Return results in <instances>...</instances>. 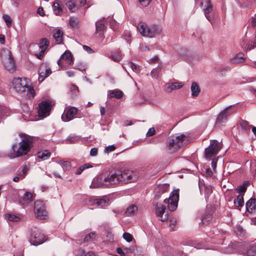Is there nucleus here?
Listing matches in <instances>:
<instances>
[{"instance_id": "obj_1", "label": "nucleus", "mask_w": 256, "mask_h": 256, "mask_svg": "<svg viewBox=\"0 0 256 256\" xmlns=\"http://www.w3.org/2000/svg\"><path fill=\"white\" fill-rule=\"evenodd\" d=\"M179 195L178 191L172 192L169 198L164 200V204H158L156 208V214L162 222L168 220V212L166 211V208L170 211H174L178 206Z\"/></svg>"}, {"instance_id": "obj_2", "label": "nucleus", "mask_w": 256, "mask_h": 256, "mask_svg": "<svg viewBox=\"0 0 256 256\" xmlns=\"http://www.w3.org/2000/svg\"><path fill=\"white\" fill-rule=\"evenodd\" d=\"M114 186L120 184H126L136 182L138 178L139 174L136 170L124 168L112 172Z\"/></svg>"}, {"instance_id": "obj_3", "label": "nucleus", "mask_w": 256, "mask_h": 256, "mask_svg": "<svg viewBox=\"0 0 256 256\" xmlns=\"http://www.w3.org/2000/svg\"><path fill=\"white\" fill-rule=\"evenodd\" d=\"M22 140L18 144L12 146L13 153L8 155L10 158L26 154L30 150L32 143V138L25 134H22Z\"/></svg>"}, {"instance_id": "obj_4", "label": "nucleus", "mask_w": 256, "mask_h": 256, "mask_svg": "<svg viewBox=\"0 0 256 256\" xmlns=\"http://www.w3.org/2000/svg\"><path fill=\"white\" fill-rule=\"evenodd\" d=\"M12 86L18 92L22 93L27 90L26 96L31 99L35 96V92L32 87L28 86L25 78H14L12 81Z\"/></svg>"}, {"instance_id": "obj_5", "label": "nucleus", "mask_w": 256, "mask_h": 256, "mask_svg": "<svg viewBox=\"0 0 256 256\" xmlns=\"http://www.w3.org/2000/svg\"><path fill=\"white\" fill-rule=\"evenodd\" d=\"M114 180L112 172L110 173L108 175L102 174L93 179L90 187L96 188L114 186Z\"/></svg>"}, {"instance_id": "obj_6", "label": "nucleus", "mask_w": 256, "mask_h": 256, "mask_svg": "<svg viewBox=\"0 0 256 256\" xmlns=\"http://www.w3.org/2000/svg\"><path fill=\"white\" fill-rule=\"evenodd\" d=\"M188 140V136L184 134L171 136L169 138L167 142V147L170 152L172 153L176 152L180 148L186 144Z\"/></svg>"}, {"instance_id": "obj_7", "label": "nucleus", "mask_w": 256, "mask_h": 256, "mask_svg": "<svg viewBox=\"0 0 256 256\" xmlns=\"http://www.w3.org/2000/svg\"><path fill=\"white\" fill-rule=\"evenodd\" d=\"M138 30L143 36L150 38H152L162 32V30L158 26H152L148 27L146 24L142 22L138 24Z\"/></svg>"}, {"instance_id": "obj_8", "label": "nucleus", "mask_w": 256, "mask_h": 256, "mask_svg": "<svg viewBox=\"0 0 256 256\" xmlns=\"http://www.w3.org/2000/svg\"><path fill=\"white\" fill-rule=\"evenodd\" d=\"M48 44V40L46 38H43L40 40L38 44H32L30 46L31 50L38 59L41 60L43 58L44 52L47 49Z\"/></svg>"}, {"instance_id": "obj_9", "label": "nucleus", "mask_w": 256, "mask_h": 256, "mask_svg": "<svg viewBox=\"0 0 256 256\" xmlns=\"http://www.w3.org/2000/svg\"><path fill=\"white\" fill-rule=\"evenodd\" d=\"M3 62L5 68L10 72H14L16 69L15 63L10 51L4 50L2 52Z\"/></svg>"}, {"instance_id": "obj_10", "label": "nucleus", "mask_w": 256, "mask_h": 256, "mask_svg": "<svg viewBox=\"0 0 256 256\" xmlns=\"http://www.w3.org/2000/svg\"><path fill=\"white\" fill-rule=\"evenodd\" d=\"M57 64L59 66L58 70H64L74 64L73 56L70 51H66L58 60Z\"/></svg>"}, {"instance_id": "obj_11", "label": "nucleus", "mask_w": 256, "mask_h": 256, "mask_svg": "<svg viewBox=\"0 0 256 256\" xmlns=\"http://www.w3.org/2000/svg\"><path fill=\"white\" fill-rule=\"evenodd\" d=\"M34 213L36 216L40 220H44L48 218V212L46 206L41 200H36L34 202Z\"/></svg>"}, {"instance_id": "obj_12", "label": "nucleus", "mask_w": 256, "mask_h": 256, "mask_svg": "<svg viewBox=\"0 0 256 256\" xmlns=\"http://www.w3.org/2000/svg\"><path fill=\"white\" fill-rule=\"evenodd\" d=\"M30 242L32 244L38 246L45 242L44 236L39 229L34 228L32 230Z\"/></svg>"}, {"instance_id": "obj_13", "label": "nucleus", "mask_w": 256, "mask_h": 256, "mask_svg": "<svg viewBox=\"0 0 256 256\" xmlns=\"http://www.w3.org/2000/svg\"><path fill=\"white\" fill-rule=\"evenodd\" d=\"M53 105L54 103L51 100H45L40 103L38 109L39 116L44 118L48 116Z\"/></svg>"}, {"instance_id": "obj_14", "label": "nucleus", "mask_w": 256, "mask_h": 256, "mask_svg": "<svg viewBox=\"0 0 256 256\" xmlns=\"http://www.w3.org/2000/svg\"><path fill=\"white\" fill-rule=\"evenodd\" d=\"M222 147V144L216 140L210 142L208 148L205 150V156L206 158H210L216 155Z\"/></svg>"}, {"instance_id": "obj_15", "label": "nucleus", "mask_w": 256, "mask_h": 256, "mask_svg": "<svg viewBox=\"0 0 256 256\" xmlns=\"http://www.w3.org/2000/svg\"><path fill=\"white\" fill-rule=\"evenodd\" d=\"M77 112L78 109L76 108L72 107L68 110L66 108L62 116V119L64 122H68L74 118Z\"/></svg>"}, {"instance_id": "obj_16", "label": "nucleus", "mask_w": 256, "mask_h": 256, "mask_svg": "<svg viewBox=\"0 0 256 256\" xmlns=\"http://www.w3.org/2000/svg\"><path fill=\"white\" fill-rule=\"evenodd\" d=\"M201 5L203 7V11L206 18L210 22L211 18L209 14L212 10V6L210 0H202Z\"/></svg>"}, {"instance_id": "obj_17", "label": "nucleus", "mask_w": 256, "mask_h": 256, "mask_svg": "<svg viewBox=\"0 0 256 256\" xmlns=\"http://www.w3.org/2000/svg\"><path fill=\"white\" fill-rule=\"evenodd\" d=\"M52 73L51 70L48 68L46 64H42L40 65L39 68L38 74V80L40 82H42L46 78H47Z\"/></svg>"}, {"instance_id": "obj_18", "label": "nucleus", "mask_w": 256, "mask_h": 256, "mask_svg": "<svg viewBox=\"0 0 256 256\" xmlns=\"http://www.w3.org/2000/svg\"><path fill=\"white\" fill-rule=\"evenodd\" d=\"M230 108V106L226 108L219 114L216 118V122L217 124H222V122H224L226 120L228 116L233 113V112H228Z\"/></svg>"}, {"instance_id": "obj_19", "label": "nucleus", "mask_w": 256, "mask_h": 256, "mask_svg": "<svg viewBox=\"0 0 256 256\" xmlns=\"http://www.w3.org/2000/svg\"><path fill=\"white\" fill-rule=\"evenodd\" d=\"M184 86L181 82H174L166 84L164 88V90L167 93H170L173 90L182 88Z\"/></svg>"}, {"instance_id": "obj_20", "label": "nucleus", "mask_w": 256, "mask_h": 256, "mask_svg": "<svg viewBox=\"0 0 256 256\" xmlns=\"http://www.w3.org/2000/svg\"><path fill=\"white\" fill-rule=\"evenodd\" d=\"M34 200V196L32 193L30 192H26L22 200H20V204L22 205L28 204L32 202Z\"/></svg>"}, {"instance_id": "obj_21", "label": "nucleus", "mask_w": 256, "mask_h": 256, "mask_svg": "<svg viewBox=\"0 0 256 256\" xmlns=\"http://www.w3.org/2000/svg\"><path fill=\"white\" fill-rule=\"evenodd\" d=\"M65 4L69 10L72 12L76 11L78 8L76 6V0H64Z\"/></svg>"}, {"instance_id": "obj_22", "label": "nucleus", "mask_w": 256, "mask_h": 256, "mask_svg": "<svg viewBox=\"0 0 256 256\" xmlns=\"http://www.w3.org/2000/svg\"><path fill=\"white\" fill-rule=\"evenodd\" d=\"M97 207L104 208L108 206L109 204V198L106 196H104L102 198L96 199Z\"/></svg>"}, {"instance_id": "obj_23", "label": "nucleus", "mask_w": 256, "mask_h": 256, "mask_svg": "<svg viewBox=\"0 0 256 256\" xmlns=\"http://www.w3.org/2000/svg\"><path fill=\"white\" fill-rule=\"evenodd\" d=\"M123 96V92L120 90H109L108 92V97L110 98H120Z\"/></svg>"}, {"instance_id": "obj_24", "label": "nucleus", "mask_w": 256, "mask_h": 256, "mask_svg": "<svg viewBox=\"0 0 256 256\" xmlns=\"http://www.w3.org/2000/svg\"><path fill=\"white\" fill-rule=\"evenodd\" d=\"M190 90L192 92V97L197 96L198 95L200 90L199 86H198V84L196 82H193L192 84L190 86Z\"/></svg>"}, {"instance_id": "obj_25", "label": "nucleus", "mask_w": 256, "mask_h": 256, "mask_svg": "<svg viewBox=\"0 0 256 256\" xmlns=\"http://www.w3.org/2000/svg\"><path fill=\"white\" fill-rule=\"evenodd\" d=\"M63 32L60 30H56L54 32L53 36L58 44H60L62 40Z\"/></svg>"}, {"instance_id": "obj_26", "label": "nucleus", "mask_w": 256, "mask_h": 256, "mask_svg": "<svg viewBox=\"0 0 256 256\" xmlns=\"http://www.w3.org/2000/svg\"><path fill=\"white\" fill-rule=\"evenodd\" d=\"M246 206L248 212H252L256 208V200L254 198L250 199L246 202Z\"/></svg>"}, {"instance_id": "obj_27", "label": "nucleus", "mask_w": 256, "mask_h": 256, "mask_svg": "<svg viewBox=\"0 0 256 256\" xmlns=\"http://www.w3.org/2000/svg\"><path fill=\"white\" fill-rule=\"evenodd\" d=\"M137 211V206L134 204H132L127 208L125 214L126 216H134L136 213Z\"/></svg>"}, {"instance_id": "obj_28", "label": "nucleus", "mask_w": 256, "mask_h": 256, "mask_svg": "<svg viewBox=\"0 0 256 256\" xmlns=\"http://www.w3.org/2000/svg\"><path fill=\"white\" fill-rule=\"evenodd\" d=\"M52 9L54 13L56 15H61L62 14V8L60 4L58 2H55L52 4Z\"/></svg>"}, {"instance_id": "obj_29", "label": "nucleus", "mask_w": 256, "mask_h": 256, "mask_svg": "<svg viewBox=\"0 0 256 256\" xmlns=\"http://www.w3.org/2000/svg\"><path fill=\"white\" fill-rule=\"evenodd\" d=\"M244 194H240L237 196L236 198L234 200V204L236 206H242L244 204Z\"/></svg>"}, {"instance_id": "obj_30", "label": "nucleus", "mask_w": 256, "mask_h": 256, "mask_svg": "<svg viewBox=\"0 0 256 256\" xmlns=\"http://www.w3.org/2000/svg\"><path fill=\"white\" fill-rule=\"evenodd\" d=\"M245 254L247 256H256V245H251L247 249Z\"/></svg>"}, {"instance_id": "obj_31", "label": "nucleus", "mask_w": 256, "mask_h": 256, "mask_svg": "<svg viewBox=\"0 0 256 256\" xmlns=\"http://www.w3.org/2000/svg\"><path fill=\"white\" fill-rule=\"evenodd\" d=\"M50 153L47 150L40 152L38 153V158H41L42 160L48 159L50 157Z\"/></svg>"}, {"instance_id": "obj_32", "label": "nucleus", "mask_w": 256, "mask_h": 256, "mask_svg": "<svg viewBox=\"0 0 256 256\" xmlns=\"http://www.w3.org/2000/svg\"><path fill=\"white\" fill-rule=\"evenodd\" d=\"M78 20L75 17H71L69 19V25L72 28H77L78 27Z\"/></svg>"}, {"instance_id": "obj_33", "label": "nucleus", "mask_w": 256, "mask_h": 256, "mask_svg": "<svg viewBox=\"0 0 256 256\" xmlns=\"http://www.w3.org/2000/svg\"><path fill=\"white\" fill-rule=\"evenodd\" d=\"M58 164H60L62 168L64 170H68L71 168V164L70 162L68 161H65L63 160H60L58 162Z\"/></svg>"}, {"instance_id": "obj_34", "label": "nucleus", "mask_w": 256, "mask_h": 256, "mask_svg": "<svg viewBox=\"0 0 256 256\" xmlns=\"http://www.w3.org/2000/svg\"><path fill=\"white\" fill-rule=\"evenodd\" d=\"M96 32L100 34L102 31L104 29L105 26L101 20L97 21L96 22Z\"/></svg>"}, {"instance_id": "obj_35", "label": "nucleus", "mask_w": 256, "mask_h": 256, "mask_svg": "<svg viewBox=\"0 0 256 256\" xmlns=\"http://www.w3.org/2000/svg\"><path fill=\"white\" fill-rule=\"evenodd\" d=\"M169 186L167 184H160L158 186V191L156 192V196H158V192H161L162 193L166 192L168 189Z\"/></svg>"}, {"instance_id": "obj_36", "label": "nucleus", "mask_w": 256, "mask_h": 256, "mask_svg": "<svg viewBox=\"0 0 256 256\" xmlns=\"http://www.w3.org/2000/svg\"><path fill=\"white\" fill-rule=\"evenodd\" d=\"M240 126L243 130L247 133L250 131L252 126L250 125L248 122L246 120H243L240 123Z\"/></svg>"}, {"instance_id": "obj_37", "label": "nucleus", "mask_w": 256, "mask_h": 256, "mask_svg": "<svg viewBox=\"0 0 256 256\" xmlns=\"http://www.w3.org/2000/svg\"><path fill=\"white\" fill-rule=\"evenodd\" d=\"M6 218L8 220L12 222H18L20 220L19 216L12 214H8L6 215Z\"/></svg>"}, {"instance_id": "obj_38", "label": "nucleus", "mask_w": 256, "mask_h": 256, "mask_svg": "<svg viewBox=\"0 0 256 256\" xmlns=\"http://www.w3.org/2000/svg\"><path fill=\"white\" fill-rule=\"evenodd\" d=\"M212 220V216L211 214H206L202 220V222L204 224H208Z\"/></svg>"}, {"instance_id": "obj_39", "label": "nucleus", "mask_w": 256, "mask_h": 256, "mask_svg": "<svg viewBox=\"0 0 256 256\" xmlns=\"http://www.w3.org/2000/svg\"><path fill=\"white\" fill-rule=\"evenodd\" d=\"M244 55L242 54H238L232 59V62L234 63H238L243 62L244 59Z\"/></svg>"}, {"instance_id": "obj_40", "label": "nucleus", "mask_w": 256, "mask_h": 256, "mask_svg": "<svg viewBox=\"0 0 256 256\" xmlns=\"http://www.w3.org/2000/svg\"><path fill=\"white\" fill-rule=\"evenodd\" d=\"M96 237V234L95 232H90L87 235H86V236H85L84 238V242H88L91 240H93L94 239H95Z\"/></svg>"}, {"instance_id": "obj_41", "label": "nucleus", "mask_w": 256, "mask_h": 256, "mask_svg": "<svg viewBox=\"0 0 256 256\" xmlns=\"http://www.w3.org/2000/svg\"><path fill=\"white\" fill-rule=\"evenodd\" d=\"M112 59L115 62L119 61L122 58V54L120 52H116L113 53L112 56Z\"/></svg>"}, {"instance_id": "obj_42", "label": "nucleus", "mask_w": 256, "mask_h": 256, "mask_svg": "<svg viewBox=\"0 0 256 256\" xmlns=\"http://www.w3.org/2000/svg\"><path fill=\"white\" fill-rule=\"evenodd\" d=\"M3 18L8 27H10L12 26V20L11 18L6 14H4L3 16Z\"/></svg>"}, {"instance_id": "obj_43", "label": "nucleus", "mask_w": 256, "mask_h": 256, "mask_svg": "<svg viewBox=\"0 0 256 256\" xmlns=\"http://www.w3.org/2000/svg\"><path fill=\"white\" fill-rule=\"evenodd\" d=\"M123 238L128 242H130L132 240V236L128 232H124L123 234Z\"/></svg>"}, {"instance_id": "obj_44", "label": "nucleus", "mask_w": 256, "mask_h": 256, "mask_svg": "<svg viewBox=\"0 0 256 256\" xmlns=\"http://www.w3.org/2000/svg\"><path fill=\"white\" fill-rule=\"evenodd\" d=\"M160 68H154L151 72V76L152 77L154 78H158V73L160 72Z\"/></svg>"}, {"instance_id": "obj_45", "label": "nucleus", "mask_w": 256, "mask_h": 256, "mask_svg": "<svg viewBox=\"0 0 256 256\" xmlns=\"http://www.w3.org/2000/svg\"><path fill=\"white\" fill-rule=\"evenodd\" d=\"M28 170V168L26 166L23 168L22 172L19 173V176L21 178H24L26 176V173Z\"/></svg>"}, {"instance_id": "obj_46", "label": "nucleus", "mask_w": 256, "mask_h": 256, "mask_svg": "<svg viewBox=\"0 0 256 256\" xmlns=\"http://www.w3.org/2000/svg\"><path fill=\"white\" fill-rule=\"evenodd\" d=\"M78 140V138L76 136H70L67 140L69 142V143H74L76 142Z\"/></svg>"}, {"instance_id": "obj_47", "label": "nucleus", "mask_w": 256, "mask_h": 256, "mask_svg": "<svg viewBox=\"0 0 256 256\" xmlns=\"http://www.w3.org/2000/svg\"><path fill=\"white\" fill-rule=\"evenodd\" d=\"M246 188L244 185L240 186L237 188V190L240 193V194H244V193L246 191Z\"/></svg>"}, {"instance_id": "obj_48", "label": "nucleus", "mask_w": 256, "mask_h": 256, "mask_svg": "<svg viewBox=\"0 0 256 256\" xmlns=\"http://www.w3.org/2000/svg\"><path fill=\"white\" fill-rule=\"evenodd\" d=\"M128 65L134 72H136L138 70V67L132 62H129Z\"/></svg>"}, {"instance_id": "obj_49", "label": "nucleus", "mask_w": 256, "mask_h": 256, "mask_svg": "<svg viewBox=\"0 0 256 256\" xmlns=\"http://www.w3.org/2000/svg\"><path fill=\"white\" fill-rule=\"evenodd\" d=\"M155 134V130L154 128H150L146 133V136H151Z\"/></svg>"}, {"instance_id": "obj_50", "label": "nucleus", "mask_w": 256, "mask_h": 256, "mask_svg": "<svg viewBox=\"0 0 256 256\" xmlns=\"http://www.w3.org/2000/svg\"><path fill=\"white\" fill-rule=\"evenodd\" d=\"M88 204L94 207H97V200L96 199L90 200L88 201Z\"/></svg>"}, {"instance_id": "obj_51", "label": "nucleus", "mask_w": 256, "mask_h": 256, "mask_svg": "<svg viewBox=\"0 0 256 256\" xmlns=\"http://www.w3.org/2000/svg\"><path fill=\"white\" fill-rule=\"evenodd\" d=\"M98 154V148H94L91 149L90 151V154L92 156H96Z\"/></svg>"}, {"instance_id": "obj_52", "label": "nucleus", "mask_w": 256, "mask_h": 256, "mask_svg": "<svg viewBox=\"0 0 256 256\" xmlns=\"http://www.w3.org/2000/svg\"><path fill=\"white\" fill-rule=\"evenodd\" d=\"M151 0H139L140 4L144 6H147L150 3Z\"/></svg>"}, {"instance_id": "obj_53", "label": "nucleus", "mask_w": 256, "mask_h": 256, "mask_svg": "<svg viewBox=\"0 0 256 256\" xmlns=\"http://www.w3.org/2000/svg\"><path fill=\"white\" fill-rule=\"evenodd\" d=\"M176 223V220L175 219H171L170 220V226L171 229L174 230L175 226V224Z\"/></svg>"}, {"instance_id": "obj_54", "label": "nucleus", "mask_w": 256, "mask_h": 256, "mask_svg": "<svg viewBox=\"0 0 256 256\" xmlns=\"http://www.w3.org/2000/svg\"><path fill=\"white\" fill-rule=\"evenodd\" d=\"M116 148L114 146H109L106 148L105 150L107 152H111L115 150Z\"/></svg>"}, {"instance_id": "obj_55", "label": "nucleus", "mask_w": 256, "mask_h": 256, "mask_svg": "<svg viewBox=\"0 0 256 256\" xmlns=\"http://www.w3.org/2000/svg\"><path fill=\"white\" fill-rule=\"evenodd\" d=\"M83 48L90 54L92 53L94 50L89 46L84 45L82 46Z\"/></svg>"}, {"instance_id": "obj_56", "label": "nucleus", "mask_w": 256, "mask_h": 256, "mask_svg": "<svg viewBox=\"0 0 256 256\" xmlns=\"http://www.w3.org/2000/svg\"><path fill=\"white\" fill-rule=\"evenodd\" d=\"M85 169V166H81L80 168H78L76 172V174H80L82 173V172L84 171V170Z\"/></svg>"}, {"instance_id": "obj_57", "label": "nucleus", "mask_w": 256, "mask_h": 256, "mask_svg": "<svg viewBox=\"0 0 256 256\" xmlns=\"http://www.w3.org/2000/svg\"><path fill=\"white\" fill-rule=\"evenodd\" d=\"M70 89L72 91H74V94L76 93L78 91V88L74 84H72L70 86Z\"/></svg>"}, {"instance_id": "obj_58", "label": "nucleus", "mask_w": 256, "mask_h": 256, "mask_svg": "<svg viewBox=\"0 0 256 256\" xmlns=\"http://www.w3.org/2000/svg\"><path fill=\"white\" fill-rule=\"evenodd\" d=\"M216 164H217V160L216 159H214V160L212 161V168H213V170L214 171L216 170Z\"/></svg>"}, {"instance_id": "obj_59", "label": "nucleus", "mask_w": 256, "mask_h": 256, "mask_svg": "<svg viewBox=\"0 0 256 256\" xmlns=\"http://www.w3.org/2000/svg\"><path fill=\"white\" fill-rule=\"evenodd\" d=\"M74 68L78 70H83L85 69L84 66L82 64L77 65L74 67Z\"/></svg>"}, {"instance_id": "obj_60", "label": "nucleus", "mask_w": 256, "mask_h": 256, "mask_svg": "<svg viewBox=\"0 0 256 256\" xmlns=\"http://www.w3.org/2000/svg\"><path fill=\"white\" fill-rule=\"evenodd\" d=\"M37 13L41 16H44V10L42 8H38V10H37Z\"/></svg>"}, {"instance_id": "obj_61", "label": "nucleus", "mask_w": 256, "mask_h": 256, "mask_svg": "<svg viewBox=\"0 0 256 256\" xmlns=\"http://www.w3.org/2000/svg\"><path fill=\"white\" fill-rule=\"evenodd\" d=\"M140 49L141 51L146 52V51H148L150 50V48L148 46H142L140 47Z\"/></svg>"}, {"instance_id": "obj_62", "label": "nucleus", "mask_w": 256, "mask_h": 256, "mask_svg": "<svg viewBox=\"0 0 256 256\" xmlns=\"http://www.w3.org/2000/svg\"><path fill=\"white\" fill-rule=\"evenodd\" d=\"M235 232L237 234L241 235L242 232V228L240 227H238L234 230Z\"/></svg>"}, {"instance_id": "obj_63", "label": "nucleus", "mask_w": 256, "mask_h": 256, "mask_svg": "<svg viewBox=\"0 0 256 256\" xmlns=\"http://www.w3.org/2000/svg\"><path fill=\"white\" fill-rule=\"evenodd\" d=\"M66 74L68 77L74 76V72L72 70H68L66 72Z\"/></svg>"}, {"instance_id": "obj_64", "label": "nucleus", "mask_w": 256, "mask_h": 256, "mask_svg": "<svg viewBox=\"0 0 256 256\" xmlns=\"http://www.w3.org/2000/svg\"><path fill=\"white\" fill-rule=\"evenodd\" d=\"M251 23L252 26H256V16L252 18Z\"/></svg>"}]
</instances>
